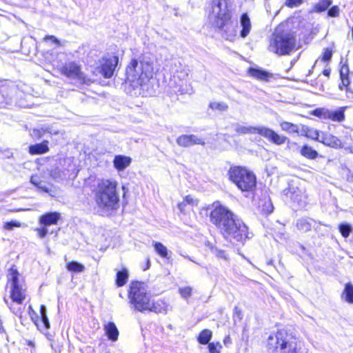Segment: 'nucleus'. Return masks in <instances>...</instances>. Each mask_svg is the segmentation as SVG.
<instances>
[{"label":"nucleus","mask_w":353,"mask_h":353,"mask_svg":"<svg viewBox=\"0 0 353 353\" xmlns=\"http://www.w3.org/2000/svg\"><path fill=\"white\" fill-rule=\"evenodd\" d=\"M234 130L239 134H256L257 127L254 126H243L239 123H236L234 125Z\"/></svg>","instance_id":"a878e982"},{"label":"nucleus","mask_w":353,"mask_h":353,"mask_svg":"<svg viewBox=\"0 0 353 353\" xmlns=\"http://www.w3.org/2000/svg\"><path fill=\"white\" fill-rule=\"evenodd\" d=\"M61 72L69 78L78 80L81 83L90 84L91 81L87 79L81 72L80 66L75 62H69L63 66Z\"/></svg>","instance_id":"9b49d317"},{"label":"nucleus","mask_w":353,"mask_h":353,"mask_svg":"<svg viewBox=\"0 0 353 353\" xmlns=\"http://www.w3.org/2000/svg\"><path fill=\"white\" fill-rule=\"evenodd\" d=\"M7 90L8 88L4 87V86H2L0 88V103L1 104H3L4 103L5 105H8L10 103H11L12 102V94L13 92H14L15 91V88H12L10 90V92L9 93H7Z\"/></svg>","instance_id":"393cba45"},{"label":"nucleus","mask_w":353,"mask_h":353,"mask_svg":"<svg viewBox=\"0 0 353 353\" xmlns=\"http://www.w3.org/2000/svg\"><path fill=\"white\" fill-rule=\"evenodd\" d=\"M128 278V272L126 269L119 271L117 274L116 283L119 287L124 285Z\"/></svg>","instance_id":"c756f323"},{"label":"nucleus","mask_w":353,"mask_h":353,"mask_svg":"<svg viewBox=\"0 0 353 353\" xmlns=\"http://www.w3.org/2000/svg\"><path fill=\"white\" fill-rule=\"evenodd\" d=\"M223 343L225 345H227L228 343H231V339H230V336H227L225 337V339L223 340Z\"/></svg>","instance_id":"bf43d9fd"},{"label":"nucleus","mask_w":353,"mask_h":353,"mask_svg":"<svg viewBox=\"0 0 353 353\" xmlns=\"http://www.w3.org/2000/svg\"><path fill=\"white\" fill-rule=\"evenodd\" d=\"M29 313H30V317H31V319L32 320V321L34 323V321L36 319H39V316L38 314H37V312H35L31 306L29 307Z\"/></svg>","instance_id":"5fc2aeb1"},{"label":"nucleus","mask_w":353,"mask_h":353,"mask_svg":"<svg viewBox=\"0 0 353 353\" xmlns=\"http://www.w3.org/2000/svg\"><path fill=\"white\" fill-rule=\"evenodd\" d=\"M45 133L57 134L58 132L53 131L51 128L47 126L41 127L39 129H34L32 131V135L38 138H41Z\"/></svg>","instance_id":"f704fd0d"},{"label":"nucleus","mask_w":353,"mask_h":353,"mask_svg":"<svg viewBox=\"0 0 353 353\" xmlns=\"http://www.w3.org/2000/svg\"><path fill=\"white\" fill-rule=\"evenodd\" d=\"M284 195L290 198L294 205L299 208H304L306 205L305 192L297 187L291 186L283 190Z\"/></svg>","instance_id":"ddd939ff"},{"label":"nucleus","mask_w":353,"mask_h":353,"mask_svg":"<svg viewBox=\"0 0 353 353\" xmlns=\"http://www.w3.org/2000/svg\"><path fill=\"white\" fill-rule=\"evenodd\" d=\"M46 39H51L57 45H59L60 44L59 41L55 37H54V36H47L46 37Z\"/></svg>","instance_id":"4d7b16f0"},{"label":"nucleus","mask_w":353,"mask_h":353,"mask_svg":"<svg viewBox=\"0 0 353 353\" xmlns=\"http://www.w3.org/2000/svg\"><path fill=\"white\" fill-rule=\"evenodd\" d=\"M256 134H260L261 136L266 138L270 141H271L276 145H282L287 140V137H285L284 136H281V135L278 134L277 133H276L272 129L264 127V126L257 127Z\"/></svg>","instance_id":"4468645a"},{"label":"nucleus","mask_w":353,"mask_h":353,"mask_svg":"<svg viewBox=\"0 0 353 353\" xmlns=\"http://www.w3.org/2000/svg\"><path fill=\"white\" fill-rule=\"evenodd\" d=\"M183 201L186 205H191L192 206L197 205L198 204V201L190 195L186 196Z\"/></svg>","instance_id":"09e8293b"},{"label":"nucleus","mask_w":353,"mask_h":353,"mask_svg":"<svg viewBox=\"0 0 353 353\" xmlns=\"http://www.w3.org/2000/svg\"><path fill=\"white\" fill-rule=\"evenodd\" d=\"M300 153L303 157L309 159H315L319 155L316 150L307 145H304L302 147Z\"/></svg>","instance_id":"cd10ccee"},{"label":"nucleus","mask_w":353,"mask_h":353,"mask_svg":"<svg viewBox=\"0 0 353 353\" xmlns=\"http://www.w3.org/2000/svg\"><path fill=\"white\" fill-rule=\"evenodd\" d=\"M248 72L252 77L261 81H268L271 77V74L259 68H250Z\"/></svg>","instance_id":"b1692460"},{"label":"nucleus","mask_w":353,"mask_h":353,"mask_svg":"<svg viewBox=\"0 0 353 353\" xmlns=\"http://www.w3.org/2000/svg\"><path fill=\"white\" fill-rule=\"evenodd\" d=\"M296 39L292 34L274 33L271 39L269 50L279 55L289 54L295 48Z\"/></svg>","instance_id":"6e6552de"},{"label":"nucleus","mask_w":353,"mask_h":353,"mask_svg":"<svg viewBox=\"0 0 353 353\" xmlns=\"http://www.w3.org/2000/svg\"><path fill=\"white\" fill-rule=\"evenodd\" d=\"M209 108L212 110L219 112H226L228 110V105L225 102L212 101L209 104Z\"/></svg>","instance_id":"72a5a7b5"},{"label":"nucleus","mask_w":353,"mask_h":353,"mask_svg":"<svg viewBox=\"0 0 353 353\" xmlns=\"http://www.w3.org/2000/svg\"><path fill=\"white\" fill-rule=\"evenodd\" d=\"M190 261L194 262L190 256H186Z\"/></svg>","instance_id":"69168bd1"},{"label":"nucleus","mask_w":353,"mask_h":353,"mask_svg":"<svg viewBox=\"0 0 353 353\" xmlns=\"http://www.w3.org/2000/svg\"><path fill=\"white\" fill-rule=\"evenodd\" d=\"M228 174L230 179L242 191H252L256 187L255 175L245 168L232 167Z\"/></svg>","instance_id":"423d86ee"},{"label":"nucleus","mask_w":353,"mask_h":353,"mask_svg":"<svg viewBox=\"0 0 353 353\" xmlns=\"http://www.w3.org/2000/svg\"><path fill=\"white\" fill-rule=\"evenodd\" d=\"M19 276L17 270L12 268L8 274V279L10 284L12 300L21 304L26 299V288L23 279L20 280Z\"/></svg>","instance_id":"1a4fd4ad"},{"label":"nucleus","mask_w":353,"mask_h":353,"mask_svg":"<svg viewBox=\"0 0 353 353\" xmlns=\"http://www.w3.org/2000/svg\"><path fill=\"white\" fill-rule=\"evenodd\" d=\"M60 218L61 215L59 212H48L39 217V223L47 228L49 225L57 224Z\"/></svg>","instance_id":"f3484780"},{"label":"nucleus","mask_w":353,"mask_h":353,"mask_svg":"<svg viewBox=\"0 0 353 353\" xmlns=\"http://www.w3.org/2000/svg\"><path fill=\"white\" fill-rule=\"evenodd\" d=\"M179 64L180 65V70H176L174 72L173 77L174 79H179V81H183L188 77L189 70L186 66H182L180 63H179Z\"/></svg>","instance_id":"7c9ffc66"},{"label":"nucleus","mask_w":353,"mask_h":353,"mask_svg":"<svg viewBox=\"0 0 353 353\" xmlns=\"http://www.w3.org/2000/svg\"><path fill=\"white\" fill-rule=\"evenodd\" d=\"M128 296L130 304L135 310L143 312L149 308L150 296L147 292L144 283L132 282Z\"/></svg>","instance_id":"0eeeda50"},{"label":"nucleus","mask_w":353,"mask_h":353,"mask_svg":"<svg viewBox=\"0 0 353 353\" xmlns=\"http://www.w3.org/2000/svg\"><path fill=\"white\" fill-rule=\"evenodd\" d=\"M49 150L48 141H44L42 143L31 145L29 146V152L31 154H42Z\"/></svg>","instance_id":"412c9836"},{"label":"nucleus","mask_w":353,"mask_h":353,"mask_svg":"<svg viewBox=\"0 0 353 353\" xmlns=\"http://www.w3.org/2000/svg\"><path fill=\"white\" fill-rule=\"evenodd\" d=\"M119 62V57L117 56H109L103 59L99 67H97L94 73L97 75L101 74L104 78L112 77Z\"/></svg>","instance_id":"f8f14e48"},{"label":"nucleus","mask_w":353,"mask_h":353,"mask_svg":"<svg viewBox=\"0 0 353 353\" xmlns=\"http://www.w3.org/2000/svg\"><path fill=\"white\" fill-rule=\"evenodd\" d=\"M331 4V0H321V2L316 6V9L319 12H323L326 10Z\"/></svg>","instance_id":"79ce46f5"},{"label":"nucleus","mask_w":353,"mask_h":353,"mask_svg":"<svg viewBox=\"0 0 353 353\" xmlns=\"http://www.w3.org/2000/svg\"><path fill=\"white\" fill-rule=\"evenodd\" d=\"M185 206H186V204L185 203V202L183 201L181 203L178 204V208L181 212H183L184 211Z\"/></svg>","instance_id":"13d9d810"},{"label":"nucleus","mask_w":353,"mask_h":353,"mask_svg":"<svg viewBox=\"0 0 353 353\" xmlns=\"http://www.w3.org/2000/svg\"><path fill=\"white\" fill-rule=\"evenodd\" d=\"M150 267V260L148 259V261H147V269L149 268Z\"/></svg>","instance_id":"0e129e2a"},{"label":"nucleus","mask_w":353,"mask_h":353,"mask_svg":"<svg viewBox=\"0 0 353 353\" xmlns=\"http://www.w3.org/2000/svg\"><path fill=\"white\" fill-rule=\"evenodd\" d=\"M21 223L17 221H11L9 222L5 223L4 228L8 230H12L14 228H19L21 227Z\"/></svg>","instance_id":"c03bdc74"},{"label":"nucleus","mask_w":353,"mask_h":353,"mask_svg":"<svg viewBox=\"0 0 353 353\" xmlns=\"http://www.w3.org/2000/svg\"><path fill=\"white\" fill-rule=\"evenodd\" d=\"M347 92V97L348 98H351L353 97V92L352 91H350V90L349 89L348 91H346Z\"/></svg>","instance_id":"680f3d73"},{"label":"nucleus","mask_w":353,"mask_h":353,"mask_svg":"<svg viewBox=\"0 0 353 353\" xmlns=\"http://www.w3.org/2000/svg\"><path fill=\"white\" fill-rule=\"evenodd\" d=\"M332 56V52L328 49H326L323 53V60L325 61H329L331 59Z\"/></svg>","instance_id":"603ef678"},{"label":"nucleus","mask_w":353,"mask_h":353,"mask_svg":"<svg viewBox=\"0 0 353 353\" xmlns=\"http://www.w3.org/2000/svg\"><path fill=\"white\" fill-rule=\"evenodd\" d=\"M212 338V332L208 330H203L198 338V341L201 344H208Z\"/></svg>","instance_id":"4c0bfd02"},{"label":"nucleus","mask_w":353,"mask_h":353,"mask_svg":"<svg viewBox=\"0 0 353 353\" xmlns=\"http://www.w3.org/2000/svg\"><path fill=\"white\" fill-rule=\"evenodd\" d=\"M210 221L223 238L232 244L243 243L250 239L246 225L228 208L217 205L210 212Z\"/></svg>","instance_id":"f257e3e1"},{"label":"nucleus","mask_w":353,"mask_h":353,"mask_svg":"<svg viewBox=\"0 0 353 353\" xmlns=\"http://www.w3.org/2000/svg\"><path fill=\"white\" fill-rule=\"evenodd\" d=\"M3 331H4V329H3V325H2V322L0 320V332H3Z\"/></svg>","instance_id":"e2e57ef3"},{"label":"nucleus","mask_w":353,"mask_h":353,"mask_svg":"<svg viewBox=\"0 0 353 353\" xmlns=\"http://www.w3.org/2000/svg\"><path fill=\"white\" fill-rule=\"evenodd\" d=\"M46 312L47 311L46 306L44 305H41L40 307L41 319H39L34 321V324L37 325L38 329L41 332L48 330L50 327V324L48 319Z\"/></svg>","instance_id":"dca6fc26"},{"label":"nucleus","mask_w":353,"mask_h":353,"mask_svg":"<svg viewBox=\"0 0 353 353\" xmlns=\"http://www.w3.org/2000/svg\"><path fill=\"white\" fill-rule=\"evenodd\" d=\"M267 347L270 353H308L307 349L299 347L296 339L285 330L270 335Z\"/></svg>","instance_id":"39448f33"},{"label":"nucleus","mask_w":353,"mask_h":353,"mask_svg":"<svg viewBox=\"0 0 353 353\" xmlns=\"http://www.w3.org/2000/svg\"><path fill=\"white\" fill-rule=\"evenodd\" d=\"M280 126L283 131H285L289 133H298L299 132V127L294 123L283 121L280 123Z\"/></svg>","instance_id":"2f4dec72"},{"label":"nucleus","mask_w":353,"mask_h":353,"mask_svg":"<svg viewBox=\"0 0 353 353\" xmlns=\"http://www.w3.org/2000/svg\"><path fill=\"white\" fill-rule=\"evenodd\" d=\"M342 296L347 303H353V285L352 283L345 284Z\"/></svg>","instance_id":"c85d7f7f"},{"label":"nucleus","mask_w":353,"mask_h":353,"mask_svg":"<svg viewBox=\"0 0 353 353\" xmlns=\"http://www.w3.org/2000/svg\"><path fill=\"white\" fill-rule=\"evenodd\" d=\"M305 135L308 138H310L313 140H316V141H318L320 140V137H321V134L319 133V132L316 130V129H314V128H307L306 130H305Z\"/></svg>","instance_id":"58836bf2"},{"label":"nucleus","mask_w":353,"mask_h":353,"mask_svg":"<svg viewBox=\"0 0 353 353\" xmlns=\"http://www.w3.org/2000/svg\"><path fill=\"white\" fill-rule=\"evenodd\" d=\"M208 17L211 25L221 31L223 38L230 41L235 40L238 25L231 21V13L225 0H214Z\"/></svg>","instance_id":"f03ea898"},{"label":"nucleus","mask_w":353,"mask_h":353,"mask_svg":"<svg viewBox=\"0 0 353 353\" xmlns=\"http://www.w3.org/2000/svg\"><path fill=\"white\" fill-rule=\"evenodd\" d=\"M303 3V0H286L285 6L289 8H294L301 6Z\"/></svg>","instance_id":"a18cd8bd"},{"label":"nucleus","mask_w":353,"mask_h":353,"mask_svg":"<svg viewBox=\"0 0 353 353\" xmlns=\"http://www.w3.org/2000/svg\"><path fill=\"white\" fill-rule=\"evenodd\" d=\"M347 107H341L335 111L321 108L314 110L312 114L323 119H330L332 121L341 122L345 119V111Z\"/></svg>","instance_id":"9d476101"},{"label":"nucleus","mask_w":353,"mask_h":353,"mask_svg":"<svg viewBox=\"0 0 353 353\" xmlns=\"http://www.w3.org/2000/svg\"><path fill=\"white\" fill-rule=\"evenodd\" d=\"M105 334L108 339L112 341H115L118 339L119 331L116 325L113 322H109L104 327Z\"/></svg>","instance_id":"5701e85b"},{"label":"nucleus","mask_w":353,"mask_h":353,"mask_svg":"<svg viewBox=\"0 0 353 353\" xmlns=\"http://www.w3.org/2000/svg\"><path fill=\"white\" fill-rule=\"evenodd\" d=\"M169 305L162 300H158L156 302H150L149 308L147 310L155 313H165L168 310Z\"/></svg>","instance_id":"aec40b11"},{"label":"nucleus","mask_w":353,"mask_h":353,"mask_svg":"<svg viewBox=\"0 0 353 353\" xmlns=\"http://www.w3.org/2000/svg\"><path fill=\"white\" fill-rule=\"evenodd\" d=\"M131 161L132 159L129 157L116 155L113 161V164L117 170L121 171L128 168L130 165Z\"/></svg>","instance_id":"6ab92c4d"},{"label":"nucleus","mask_w":353,"mask_h":353,"mask_svg":"<svg viewBox=\"0 0 353 353\" xmlns=\"http://www.w3.org/2000/svg\"><path fill=\"white\" fill-rule=\"evenodd\" d=\"M240 24L242 28L240 32V37L244 39L250 34L252 28L250 19L247 13L241 16Z\"/></svg>","instance_id":"a211bd4d"},{"label":"nucleus","mask_w":353,"mask_h":353,"mask_svg":"<svg viewBox=\"0 0 353 353\" xmlns=\"http://www.w3.org/2000/svg\"><path fill=\"white\" fill-rule=\"evenodd\" d=\"M37 231L38 232L39 236L41 239L44 238L48 232V230L46 226H43L41 228H37Z\"/></svg>","instance_id":"3c124183"},{"label":"nucleus","mask_w":353,"mask_h":353,"mask_svg":"<svg viewBox=\"0 0 353 353\" xmlns=\"http://www.w3.org/2000/svg\"><path fill=\"white\" fill-rule=\"evenodd\" d=\"M176 143L181 147H190L194 145H205L203 139L198 137L194 134H183L179 136L176 140Z\"/></svg>","instance_id":"2eb2a0df"},{"label":"nucleus","mask_w":353,"mask_h":353,"mask_svg":"<svg viewBox=\"0 0 353 353\" xmlns=\"http://www.w3.org/2000/svg\"><path fill=\"white\" fill-rule=\"evenodd\" d=\"M154 250L157 253L163 258H167L168 251L167 248L160 242H155L154 243Z\"/></svg>","instance_id":"e433bc0d"},{"label":"nucleus","mask_w":353,"mask_h":353,"mask_svg":"<svg viewBox=\"0 0 353 353\" xmlns=\"http://www.w3.org/2000/svg\"><path fill=\"white\" fill-rule=\"evenodd\" d=\"M339 8L337 6H332L327 12V14L331 17H336L339 15Z\"/></svg>","instance_id":"de8ad7c7"},{"label":"nucleus","mask_w":353,"mask_h":353,"mask_svg":"<svg viewBox=\"0 0 353 353\" xmlns=\"http://www.w3.org/2000/svg\"><path fill=\"white\" fill-rule=\"evenodd\" d=\"M222 347L219 343H210L208 344V349L210 353H220V349Z\"/></svg>","instance_id":"37998d69"},{"label":"nucleus","mask_w":353,"mask_h":353,"mask_svg":"<svg viewBox=\"0 0 353 353\" xmlns=\"http://www.w3.org/2000/svg\"><path fill=\"white\" fill-rule=\"evenodd\" d=\"M115 181L103 179L94 190L96 205L102 215H109L119 208V196Z\"/></svg>","instance_id":"7ed1b4c3"},{"label":"nucleus","mask_w":353,"mask_h":353,"mask_svg":"<svg viewBox=\"0 0 353 353\" xmlns=\"http://www.w3.org/2000/svg\"><path fill=\"white\" fill-rule=\"evenodd\" d=\"M153 61L151 58L142 56L139 59H132L125 70L126 81L133 88L144 86L153 76Z\"/></svg>","instance_id":"20e7f679"},{"label":"nucleus","mask_w":353,"mask_h":353,"mask_svg":"<svg viewBox=\"0 0 353 353\" xmlns=\"http://www.w3.org/2000/svg\"><path fill=\"white\" fill-rule=\"evenodd\" d=\"M314 223V220L312 219L302 218L297 221L296 225L299 230L307 232L311 230Z\"/></svg>","instance_id":"4be33fe9"},{"label":"nucleus","mask_w":353,"mask_h":353,"mask_svg":"<svg viewBox=\"0 0 353 353\" xmlns=\"http://www.w3.org/2000/svg\"><path fill=\"white\" fill-rule=\"evenodd\" d=\"M341 84L339 85L340 90H343L344 88H345L346 91H348V90H349L348 85L350 84L348 76L341 77Z\"/></svg>","instance_id":"49530a36"},{"label":"nucleus","mask_w":353,"mask_h":353,"mask_svg":"<svg viewBox=\"0 0 353 353\" xmlns=\"http://www.w3.org/2000/svg\"><path fill=\"white\" fill-rule=\"evenodd\" d=\"M330 72L331 70L330 69H325L323 70V74L326 77H329L330 74Z\"/></svg>","instance_id":"052dcab7"},{"label":"nucleus","mask_w":353,"mask_h":353,"mask_svg":"<svg viewBox=\"0 0 353 353\" xmlns=\"http://www.w3.org/2000/svg\"><path fill=\"white\" fill-rule=\"evenodd\" d=\"M30 182L39 189L43 190L45 192H48V188L44 184V183L41 181L37 175L32 176L30 178Z\"/></svg>","instance_id":"c9c22d12"},{"label":"nucleus","mask_w":353,"mask_h":353,"mask_svg":"<svg viewBox=\"0 0 353 353\" xmlns=\"http://www.w3.org/2000/svg\"><path fill=\"white\" fill-rule=\"evenodd\" d=\"M66 268L68 271L74 272H82L85 270V266L77 261H71L67 263Z\"/></svg>","instance_id":"473e14b6"},{"label":"nucleus","mask_w":353,"mask_h":353,"mask_svg":"<svg viewBox=\"0 0 353 353\" xmlns=\"http://www.w3.org/2000/svg\"><path fill=\"white\" fill-rule=\"evenodd\" d=\"M50 176H52L53 178L60 177L59 170L56 169L54 170L51 171Z\"/></svg>","instance_id":"6e6d98bb"},{"label":"nucleus","mask_w":353,"mask_h":353,"mask_svg":"<svg viewBox=\"0 0 353 353\" xmlns=\"http://www.w3.org/2000/svg\"><path fill=\"white\" fill-rule=\"evenodd\" d=\"M179 292L183 299H188L192 296V288L190 286L180 288L179 289Z\"/></svg>","instance_id":"ea45409f"},{"label":"nucleus","mask_w":353,"mask_h":353,"mask_svg":"<svg viewBox=\"0 0 353 353\" xmlns=\"http://www.w3.org/2000/svg\"><path fill=\"white\" fill-rule=\"evenodd\" d=\"M339 231L341 235L346 238L350 235L352 231V228L349 224L342 223L339 225Z\"/></svg>","instance_id":"a19ab883"},{"label":"nucleus","mask_w":353,"mask_h":353,"mask_svg":"<svg viewBox=\"0 0 353 353\" xmlns=\"http://www.w3.org/2000/svg\"><path fill=\"white\" fill-rule=\"evenodd\" d=\"M214 253L219 258H221V259H227L226 254L223 250H220L216 249L214 250Z\"/></svg>","instance_id":"864d4df0"},{"label":"nucleus","mask_w":353,"mask_h":353,"mask_svg":"<svg viewBox=\"0 0 353 353\" xmlns=\"http://www.w3.org/2000/svg\"><path fill=\"white\" fill-rule=\"evenodd\" d=\"M349 74V67L347 64H343L340 70L341 77H347Z\"/></svg>","instance_id":"8fccbe9b"},{"label":"nucleus","mask_w":353,"mask_h":353,"mask_svg":"<svg viewBox=\"0 0 353 353\" xmlns=\"http://www.w3.org/2000/svg\"><path fill=\"white\" fill-rule=\"evenodd\" d=\"M320 140H319V142L334 147L337 145L338 144V139L331 134H325V133H321L320 137Z\"/></svg>","instance_id":"bb28decb"}]
</instances>
